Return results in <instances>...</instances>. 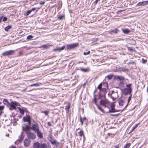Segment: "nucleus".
<instances>
[{"instance_id": "22", "label": "nucleus", "mask_w": 148, "mask_h": 148, "mask_svg": "<svg viewBox=\"0 0 148 148\" xmlns=\"http://www.w3.org/2000/svg\"><path fill=\"white\" fill-rule=\"evenodd\" d=\"M119 106H122L124 103V101L122 99L119 100L118 101Z\"/></svg>"}, {"instance_id": "40", "label": "nucleus", "mask_w": 148, "mask_h": 148, "mask_svg": "<svg viewBox=\"0 0 148 148\" xmlns=\"http://www.w3.org/2000/svg\"><path fill=\"white\" fill-rule=\"evenodd\" d=\"M39 86V85L37 83L34 84H32L30 85V86Z\"/></svg>"}, {"instance_id": "13", "label": "nucleus", "mask_w": 148, "mask_h": 148, "mask_svg": "<svg viewBox=\"0 0 148 148\" xmlns=\"http://www.w3.org/2000/svg\"><path fill=\"white\" fill-rule=\"evenodd\" d=\"M118 95L117 93L114 91L112 92V97L113 99H116L118 97Z\"/></svg>"}, {"instance_id": "14", "label": "nucleus", "mask_w": 148, "mask_h": 148, "mask_svg": "<svg viewBox=\"0 0 148 148\" xmlns=\"http://www.w3.org/2000/svg\"><path fill=\"white\" fill-rule=\"evenodd\" d=\"M65 48L64 46H62L61 47H58L57 48H54L53 49L54 51H60L63 50Z\"/></svg>"}, {"instance_id": "1", "label": "nucleus", "mask_w": 148, "mask_h": 148, "mask_svg": "<svg viewBox=\"0 0 148 148\" xmlns=\"http://www.w3.org/2000/svg\"><path fill=\"white\" fill-rule=\"evenodd\" d=\"M33 147V148H47V145L46 143H40L37 142L34 143Z\"/></svg>"}, {"instance_id": "62", "label": "nucleus", "mask_w": 148, "mask_h": 148, "mask_svg": "<svg viewBox=\"0 0 148 148\" xmlns=\"http://www.w3.org/2000/svg\"><path fill=\"white\" fill-rule=\"evenodd\" d=\"M95 100H96V99L95 98L94 99Z\"/></svg>"}, {"instance_id": "37", "label": "nucleus", "mask_w": 148, "mask_h": 148, "mask_svg": "<svg viewBox=\"0 0 148 148\" xmlns=\"http://www.w3.org/2000/svg\"><path fill=\"white\" fill-rule=\"evenodd\" d=\"M31 10H28L27 12L25 13V14L26 16L28 15L29 14H30L31 12Z\"/></svg>"}, {"instance_id": "19", "label": "nucleus", "mask_w": 148, "mask_h": 148, "mask_svg": "<svg viewBox=\"0 0 148 148\" xmlns=\"http://www.w3.org/2000/svg\"><path fill=\"white\" fill-rule=\"evenodd\" d=\"M3 102L4 104L8 106H10V103L8 102L7 99H4L3 100Z\"/></svg>"}, {"instance_id": "24", "label": "nucleus", "mask_w": 148, "mask_h": 148, "mask_svg": "<svg viewBox=\"0 0 148 148\" xmlns=\"http://www.w3.org/2000/svg\"><path fill=\"white\" fill-rule=\"evenodd\" d=\"M84 132L82 130H81L80 132H78L79 136H80V137H82L83 135H84Z\"/></svg>"}, {"instance_id": "55", "label": "nucleus", "mask_w": 148, "mask_h": 148, "mask_svg": "<svg viewBox=\"0 0 148 148\" xmlns=\"http://www.w3.org/2000/svg\"><path fill=\"white\" fill-rule=\"evenodd\" d=\"M48 125L49 126H51V123L50 122H48Z\"/></svg>"}, {"instance_id": "45", "label": "nucleus", "mask_w": 148, "mask_h": 148, "mask_svg": "<svg viewBox=\"0 0 148 148\" xmlns=\"http://www.w3.org/2000/svg\"><path fill=\"white\" fill-rule=\"evenodd\" d=\"M98 109L100 110L102 112H103V111H104V110H103L102 108L101 107H98Z\"/></svg>"}, {"instance_id": "23", "label": "nucleus", "mask_w": 148, "mask_h": 148, "mask_svg": "<svg viewBox=\"0 0 148 148\" xmlns=\"http://www.w3.org/2000/svg\"><path fill=\"white\" fill-rule=\"evenodd\" d=\"M119 32V30L117 29H115L114 30H112L109 31L110 33L111 34H112L113 33H114L115 34H117Z\"/></svg>"}, {"instance_id": "39", "label": "nucleus", "mask_w": 148, "mask_h": 148, "mask_svg": "<svg viewBox=\"0 0 148 148\" xmlns=\"http://www.w3.org/2000/svg\"><path fill=\"white\" fill-rule=\"evenodd\" d=\"M147 60L146 59H144L143 58L142 59V62L143 64H145L147 62Z\"/></svg>"}, {"instance_id": "20", "label": "nucleus", "mask_w": 148, "mask_h": 148, "mask_svg": "<svg viewBox=\"0 0 148 148\" xmlns=\"http://www.w3.org/2000/svg\"><path fill=\"white\" fill-rule=\"evenodd\" d=\"M55 146L57 148H60V143L58 142L57 141L55 142L53 145Z\"/></svg>"}, {"instance_id": "8", "label": "nucleus", "mask_w": 148, "mask_h": 148, "mask_svg": "<svg viewBox=\"0 0 148 148\" xmlns=\"http://www.w3.org/2000/svg\"><path fill=\"white\" fill-rule=\"evenodd\" d=\"M115 106V105L113 103H112L111 104L110 107L111 110H109V112H114L119 111L118 110H116L114 108Z\"/></svg>"}, {"instance_id": "51", "label": "nucleus", "mask_w": 148, "mask_h": 148, "mask_svg": "<svg viewBox=\"0 0 148 148\" xmlns=\"http://www.w3.org/2000/svg\"><path fill=\"white\" fill-rule=\"evenodd\" d=\"M112 77V76L111 75H108L107 76V77L109 79H111Z\"/></svg>"}, {"instance_id": "21", "label": "nucleus", "mask_w": 148, "mask_h": 148, "mask_svg": "<svg viewBox=\"0 0 148 148\" xmlns=\"http://www.w3.org/2000/svg\"><path fill=\"white\" fill-rule=\"evenodd\" d=\"M30 127L29 126L26 125L25 127L24 126H23V130H26V132H27V131L29 130Z\"/></svg>"}, {"instance_id": "18", "label": "nucleus", "mask_w": 148, "mask_h": 148, "mask_svg": "<svg viewBox=\"0 0 148 148\" xmlns=\"http://www.w3.org/2000/svg\"><path fill=\"white\" fill-rule=\"evenodd\" d=\"M120 71H123L125 73H126L129 71V70L127 69H126L123 67H120L119 69Z\"/></svg>"}, {"instance_id": "33", "label": "nucleus", "mask_w": 148, "mask_h": 148, "mask_svg": "<svg viewBox=\"0 0 148 148\" xmlns=\"http://www.w3.org/2000/svg\"><path fill=\"white\" fill-rule=\"evenodd\" d=\"M130 143H127L124 146L123 148H128L130 147Z\"/></svg>"}, {"instance_id": "57", "label": "nucleus", "mask_w": 148, "mask_h": 148, "mask_svg": "<svg viewBox=\"0 0 148 148\" xmlns=\"http://www.w3.org/2000/svg\"><path fill=\"white\" fill-rule=\"evenodd\" d=\"M10 148H16V147L15 146H12Z\"/></svg>"}, {"instance_id": "35", "label": "nucleus", "mask_w": 148, "mask_h": 148, "mask_svg": "<svg viewBox=\"0 0 148 148\" xmlns=\"http://www.w3.org/2000/svg\"><path fill=\"white\" fill-rule=\"evenodd\" d=\"M102 87V83H101L97 87V88L99 89L100 90Z\"/></svg>"}, {"instance_id": "42", "label": "nucleus", "mask_w": 148, "mask_h": 148, "mask_svg": "<svg viewBox=\"0 0 148 148\" xmlns=\"http://www.w3.org/2000/svg\"><path fill=\"white\" fill-rule=\"evenodd\" d=\"M42 112L45 113L46 115H47L49 113V111H42Z\"/></svg>"}, {"instance_id": "58", "label": "nucleus", "mask_w": 148, "mask_h": 148, "mask_svg": "<svg viewBox=\"0 0 148 148\" xmlns=\"http://www.w3.org/2000/svg\"><path fill=\"white\" fill-rule=\"evenodd\" d=\"M86 118H85V117L84 118H83L84 121V120H86Z\"/></svg>"}, {"instance_id": "48", "label": "nucleus", "mask_w": 148, "mask_h": 148, "mask_svg": "<svg viewBox=\"0 0 148 148\" xmlns=\"http://www.w3.org/2000/svg\"><path fill=\"white\" fill-rule=\"evenodd\" d=\"M80 121L82 125H83V122L82 121V119L81 118V116L80 117Z\"/></svg>"}, {"instance_id": "7", "label": "nucleus", "mask_w": 148, "mask_h": 148, "mask_svg": "<svg viewBox=\"0 0 148 148\" xmlns=\"http://www.w3.org/2000/svg\"><path fill=\"white\" fill-rule=\"evenodd\" d=\"M27 137L32 139H34L36 138V135L33 133L29 132L27 134Z\"/></svg>"}, {"instance_id": "49", "label": "nucleus", "mask_w": 148, "mask_h": 148, "mask_svg": "<svg viewBox=\"0 0 148 148\" xmlns=\"http://www.w3.org/2000/svg\"><path fill=\"white\" fill-rule=\"evenodd\" d=\"M7 20V18L6 17H4L3 19V21H6Z\"/></svg>"}, {"instance_id": "17", "label": "nucleus", "mask_w": 148, "mask_h": 148, "mask_svg": "<svg viewBox=\"0 0 148 148\" xmlns=\"http://www.w3.org/2000/svg\"><path fill=\"white\" fill-rule=\"evenodd\" d=\"M23 140V138H22V135H21L19 137V139L17 140L15 142V143L16 144H18L19 143L21 142Z\"/></svg>"}, {"instance_id": "43", "label": "nucleus", "mask_w": 148, "mask_h": 148, "mask_svg": "<svg viewBox=\"0 0 148 148\" xmlns=\"http://www.w3.org/2000/svg\"><path fill=\"white\" fill-rule=\"evenodd\" d=\"M90 51H88L87 52H85L84 53V54L85 55H86L89 54L90 53Z\"/></svg>"}, {"instance_id": "34", "label": "nucleus", "mask_w": 148, "mask_h": 148, "mask_svg": "<svg viewBox=\"0 0 148 148\" xmlns=\"http://www.w3.org/2000/svg\"><path fill=\"white\" fill-rule=\"evenodd\" d=\"M33 36L31 35H29L27 37V39L28 40H31L32 38H33Z\"/></svg>"}, {"instance_id": "44", "label": "nucleus", "mask_w": 148, "mask_h": 148, "mask_svg": "<svg viewBox=\"0 0 148 148\" xmlns=\"http://www.w3.org/2000/svg\"><path fill=\"white\" fill-rule=\"evenodd\" d=\"M132 94H131L130 95V96L129 97V98H128V103H129L130 101V100H131V98H132Z\"/></svg>"}, {"instance_id": "11", "label": "nucleus", "mask_w": 148, "mask_h": 148, "mask_svg": "<svg viewBox=\"0 0 148 148\" xmlns=\"http://www.w3.org/2000/svg\"><path fill=\"white\" fill-rule=\"evenodd\" d=\"M24 146L25 147H27L30 144V140L28 138L25 139L24 141Z\"/></svg>"}, {"instance_id": "59", "label": "nucleus", "mask_w": 148, "mask_h": 148, "mask_svg": "<svg viewBox=\"0 0 148 148\" xmlns=\"http://www.w3.org/2000/svg\"><path fill=\"white\" fill-rule=\"evenodd\" d=\"M147 93H148V86L147 87Z\"/></svg>"}, {"instance_id": "9", "label": "nucleus", "mask_w": 148, "mask_h": 148, "mask_svg": "<svg viewBox=\"0 0 148 148\" xmlns=\"http://www.w3.org/2000/svg\"><path fill=\"white\" fill-rule=\"evenodd\" d=\"M23 120L24 122H27L28 124L30 125L31 123V117L29 115H28L26 117H24Z\"/></svg>"}, {"instance_id": "64", "label": "nucleus", "mask_w": 148, "mask_h": 148, "mask_svg": "<svg viewBox=\"0 0 148 148\" xmlns=\"http://www.w3.org/2000/svg\"><path fill=\"white\" fill-rule=\"evenodd\" d=\"M127 105L126 106V107L127 106Z\"/></svg>"}, {"instance_id": "27", "label": "nucleus", "mask_w": 148, "mask_h": 148, "mask_svg": "<svg viewBox=\"0 0 148 148\" xmlns=\"http://www.w3.org/2000/svg\"><path fill=\"white\" fill-rule=\"evenodd\" d=\"M70 108V105L68 104L65 107V109L66 110V112L68 113L69 111V109Z\"/></svg>"}, {"instance_id": "12", "label": "nucleus", "mask_w": 148, "mask_h": 148, "mask_svg": "<svg viewBox=\"0 0 148 148\" xmlns=\"http://www.w3.org/2000/svg\"><path fill=\"white\" fill-rule=\"evenodd\" d=\"M148 4V1H144L138 2L137 4L138 6H144Z\"/></svg>"}, {"instance_id": "60", "label": "nucleus", "mask_w": 148, "mask_h": 148, "mask_svg": "<svg viewBox=\"0 0 148 148\" xmlns=\"http://www.w3.org/2000/svg\"><path fill=\"white\" fill-rule=\"evenodd\" d=\"M108 135L109 136H110V135H111V134H110V133H108Z\"/></svg>"}, {"instance_id": "63", "label": "nucleus", "mask_w": 148, "mask_h": 148, "mask_svg": "<svg viewBox=\"0 0 148 148\" xmlns=\"http://www.w3.org/2000/svg\"><path fill=\"white\" fill-rule=\"evenodd\" d=\"M119 11H121V10H119Z\"/></svg>"}, {"instance_id": "52", "label": "nucleus", "mask_w": 148, "mask_h": 148, "mask_svg": "<svg viewBox=\"0 0 148 148\" xmlns=\"http://www.w3.org/2000/svg\"><path fill=\"white\" fill-rule=\"evenodd\" d=\"M36 8H32L31 10H31V11L32 12V11H34L36 10Z\"/></svg>"}, {"instance_id": "46", "label": "nucleus", "mask_w": 148, "mask_h": 148, "mask_svg": "<svg viewBox=\"0 0 148 148\" xmlns=\"http://www.w3.org/2000/svg\"><path fill=\"white\" fill-rule=\"evenodd\" d=\"M138 125V124L136 125L135 126L133 127H132V130L131 131V132H132L137 127V126Z\"/></svg>"}, {"instance_id": "25", "label": "nucleus", "mask_w": 148, "mask_h": 148, "mask_svg": "<svg viewBox=\"0 0 148 148\" xmlns=\"http://www.w3.org/2000/svg\"><path fill=\"white\" fill-rule=\"evenodd\" d=\"M122 31L123 33H124L125 34H127L128 33H129L130 31V30L128 29H122Z\"/></svg>"}, {"instance_id": "54", "label": "nucleus", "mask_w": 148, "mask_h": 148, "mask_svg": "<svg viewBox=\"0 0 148 148\" xmlns=\"http://www.w3.org/2000/svg\"><path fill=\"white\" fill-rule=\"evenodd\" d=\"M3 18V17L2 16L0 17V23L2 21Z\"/></svg>"}, {"instance_id": "30", "label": "nucleus", "mask_w": 148, "mask_h": 148, "mask_svg": "<svg viewBox=\"0 0 148 148\" xmlns=\"http://www.w3.org/2000/svg\"><path fill=\"white\" fill-rule=\"evenodd\" d=\"M64 17L65 16L64 15H60L58 17V18L59 20H62L63 19Z\"/></svg>"}, {"instance_id": "56", "label": "nucleus", "mask_w": 148, "mask_h": 148, "mask_svg": "<svg viewBox=\"0 0 148 148\" xmlns=\"http://www.w3.org/2000/svg\"><path fill=\"white\" fill-rule=\"evenodd\" d=\"M98 0H96L95 1V3L96 4L97 3V2H98Z\"/></svg>"}, {"instance_id": "2", "label": "nucleus", "mask_w": 148, "mask_h": 148, "mask_svg": "<svg viewBox=\"0 0 148 148\" xmlns=\"http://www.w3.org/2000/svg\"><path fill=\"white\" fill-rule=\"evenodd\" d=\"M131 84L126 85L127 88L123 89V92L125 95L130 94L132 91V88H131Z\"/></svg>"}, {"instance_id": "32", "label": "nucleus", "mask_w": 148, "mask_h": 148, "mask_svg": "<svg viewBox=\"0 0 148 148\" xmlns=\"http://www.w3.org/2000/svg\"><path fill=\"white\" fill-rule=\"evenodd\" d=\"M107 88L103 87L100 91L101 92H106Z\"/></svg>"}, {"instance_id": "36", "label": "nucleus", "mask_w": 148, "mask_h": 148, "mask_svg": "<svg viewBox=\"0 0 148 148\" xmlns=\"http://www.w3.org/2000/svg\"><path fill=\"white\" fill-rule=\"evenodd\" d=\"M81 70L83 72H87L88 71V69H82L81 68Z\"/></svg>"}, {"instance_id": "31", "label": "nucleus", "mask_w": 148, "mask_h": 148, "mask_svg": "<svg viewBox=\"0 0 148 148\" xmlns=\"http://www.w3.org/2000/svg\"><path fill=\"white\" fill-rule=\"evenodd\" d=\"M102 87L108 88V84L107 83H102Z\"/></svg>"}, {"instance_id": "50", "label": "nucleus", "mask_w": 148, "mask_h": 148, "mask_svg": "<svg viewBox=\"0 0 148 148\" xmlns=\"http://www.w3.org/2000/svg\"><path fill=\"white\" fill-rule=\"evenodd\" d=\"M132 44H136V42L134 40L132 39Z\"/></svg>"}, {"instance_id": "15", "label": "nucleus", "mask_w": 148, "mask_h": 148, "mask_svg": "<svg viewBox=\"0 0 148 148\" xmlns=\"http://www.w3.org/2000/svg\"><path fill=\"white\" fill-rule=\"evenodd\" d=\"M48 139L49 141L50 142L51 144L52 145H53L56 141V140H55L51 137H49V138H48Z\"/></svg>"}, {"instance_id": "41", "label": "nucleus", "mask_w": 148, "mask_h": 148, "mask_svg": "<svg viewBox=\"0 0 148 148\" xmlns=\"http://www.w3.org/2000/svg\"><path fill=\"white\" fill-rule=\"evenodd\" d=\"M45 0H44L43 1H40V5H43L45 3Z\"/></svg>"}, {"instance_id": "53", "label": "nucleus", "mask_w": 148, "mask_h": 148, "mask_svg": "<svg viewBox=\"0 0 148 148\" xmlns=\"http://www.w3.org/2000/svg\"><path fill=\"white\" fill-rule=\"evenodd\" d=\"M114 148H119V145H115L114 146Z\"/></svg>"}, {"instance_id": "29", "label": "nucleus", "mask_w": 148, "mask_h": 148, "mask_svg": "<svg viewBox=\"0 0 148 148\" xmlns=\"http://www.w3.org/2000/svg\"><path fill=\"white\" fill-rule=\"evenodd\" d=\"M18 109L20 111L21 113L22 114H23L24 113V110L23 109L21 108L20 107H18Z\"/></svg>"}, {"instance_id": "3", "label": "nucleus", "mask_w": 148, "mask_h": 148, "mask_svg": "<svg viewBox=\"0 0 148 148\" xmlns=\"http://www.w3.org/2000/svg\"><path fill=\"white\" fill-rule=\"evenodd\" d=\"M19 103L16 101L12 102L10 103V106L9 109L10 110H16V106H17L18 105Z\"/></svg>"}, {"instance_id": "4", "label": "nucleus", "mask_w": 148, "mask_h": 148, "mask_svg": "<svg viewBox=\"0 0 148 148\" xmlns=\"http://www.w3.org/2000/svg\"><path fill=\"white\" fill-rule=\"evenodd\" d=\"M79 45L78 43H74L71 44H67L66 46V49H71L77 47Z\"/></svg>"}, {"instance_id": "10", "label": "nucleus", "mask_w": 148, "mask_h": 148, "mask_svg": "<svg viewBox=\"0 0 148 148\" xmlns=\"http://www.w3.org/2000/svg\"><path fill=\"white\" fill-rule=\"evenodd\" d=\"M32 128L35 132H36L37 131H38V130H39V127L37 124H34L33 125Z\"/></svg>"}, {"instance_id": "38", "label": "nucleus", "mask_w": 148, "mask_h": 148, "mask_svg": "<svg viewBox=\"0 0 148 148\" xmlns=\"http://www.w3.org/2000/svg\"><path fill=\"white\" fill-rule=\"evenodd\" d=\"M4 108V106H0V111L1 112H0V116L1 115V114L2 113V111H1V110H3Z\"/></svg>"}, {"instance_id": "5", "label": "nucleus", "mask_w": 148, "mask_h": 148, "mask_svg": "<svg viewBox=\"0 0 148 148\" xmlns=\"http://www.w3.org/2000/svg\"><path fill=\"white\" fill-rule=\"evenodd\" d=\"M14 50H10L4 52L2 54L3 56H9L13 55L14 53Z\"/></svg>"}, {"instance_id": "61", "label": "nucleus", "mask_w": 148, "mask_h": 148, "mask_svg": "<svg viewBox=\"0 0 148 148\" xmlns=\"http://www.w3.org/2000/svg\"><path fill=\"white\" fill-rule=\"evenodd\" d=\"M118 114H116V115H113V116H116L118 115Z\"/></svg>"}, {"instance_id": "16", "label": "nucleus", "mask_w": 148, "mask_h": 148, "mask_svg": "<svg viewBox=\"0 0 148 148\" xmlns=\"http://www.w3.org/2000/svg\"><path fill=\"white\" fill-rule=\"evenodd\" d=\"M36 133L37 136L39 138H42V134L40 130H39L38 131L36 132Z\"/></svg>"}, {"instance_id": "28", "label": "nucleus", "mask_w": 148, "mask_h": 148, "mask_svg": "<svg viewBox=\"0 0 148 148\" xmlns=\"http://www.w3.org/2000/svg\"><path fill=\"white\" fill-rule=\"evenodd\" d=\"M116 78L121 81H123L124 79V77L122 76H117L116 77Z\"/></svg>"}, {"instance_id": "26", "label": "nucleus", "mask_w": 148, "mask_h": 148, "mask_svg": "<svg viewBox=\"0 0 148 148\" xmlns=\"http://www.w3.org/2000/svg\"><path fill=\"white\" fill-rule=\"evenodd\" d=\"M12 27L11 25H8L5 28L4 30L5 31L8 32V31L9 30L11 29Z\"/></svg>"}, {"instance_id": "6", "label": "nucleus", "mask_w": 148, "mask_h": 148, "mask_svg": "<svg viewBox=\"0 0 148 148\" xmlns=\"http://www.w3.org/2000/svg\"><path fill=\"white\" fill-rule=\"evenodd\" d=\"M100 103L103 106L107 107L108 105L109 101L106 100L101 99L100 101Z\"/></svg>"}, {"instance_id": "47", "label": "nucleus", "mask_w": 148, "mask_h": 148, "mask_svg": "<svg viewBox=\"0 0 148 148\" xmlns=\"http://www.w3.org/2000/svg\"><path fill=\"white\" fill-rule=\"evenodd\" d=\"M42 47H44V48H47L48 46L47 45H43Z\"/></svg>"}]
</instances>
